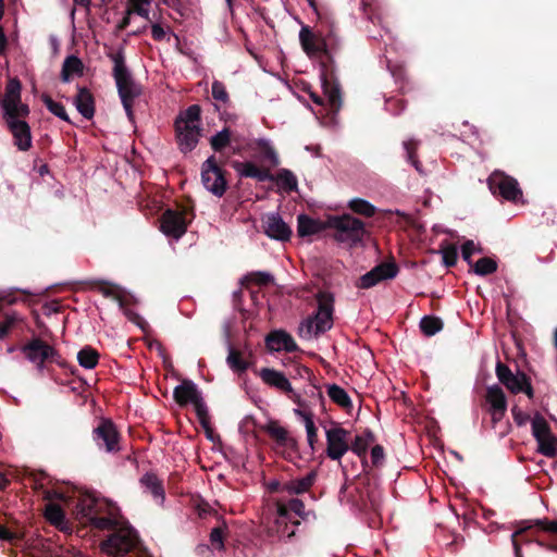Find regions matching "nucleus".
Returning <instances> with one entry per match:
<instances>
[{
	"label": "nucleus",
	"mask_w": 557,
	"mask_h": 557,
	"mask_svg": "<svg viewBox=\"0 0 557 557\" xmlns=\"http://www.w3.org/2000/svg\"><path fill=\"white\" fill-rule=\"evenodd\" d=\"M299 41L302 50L310 59H318L320 64V78L323 95L334 113L342 107V94L335 78L333 52L338 48L335 23L320 24L314 33L310 26L304 25L299 32Z\"/></svg>",
	"instance_id": "1"
},
{
	"label": "nucleus",
	"mask_w": 557,
	"mask_h": 557,
	"mask_svg": "<svg viewBox=\"0 0 557 557\" xmlns=\"http://www.w3.org/2000/svg\"><path fill=\"white\" fill-rule=\"evenodd\" d=\"M114 505L91 494L81 495L73 509V517L82 529L111 531L117 525Z\"/></svg>",
	"instance_id": "2"
},
{
	"label": "nucleus",
	"mask_w": 557,
	"mask_h": 557,
	"mask_svg": "<svg viewBox=\"0 0 557 557\" xmlns=\"http://www.w3.org/2000/svg\"><path fill=\"white\" fill-rule=\"evenodd\" d=\"M114 505L91 494L81 495L73 509V517L82 529L111 531L117 525Z\"/></svg>",
	"instance_id": "3"
},
{
	"label": "nucleus",
	"mask_w": 557,
	"mask_h": 557,
	"mask_svg": "<svg viewBox=\"0 0 557 557\" xmlns=\"http://www.w3.org/2000/svg\"><path fill=\"white\" fill-rule=\"evenodd\" d=\"M109 58L114 63L113 77L122 104L129 119L133 117L134 100L141 94L140 87L135 83L126 64L123 49L110 53Z\"/></svg>",
	"instance_id": "4"
},
{
	"label": "nucleus",
	"mask_w": 557,
	"mask_h": 557,
	"mask_svg": "<svg viewBox=\"0 0 557 557\" xmlns=\"http://www.w3.org/2000/svg\"><path fill=\"white\" fill-rule=\"evenodd\" d=\"M21 92V81L17 77H10L5 85L4 95L0 100L5 124L23 121L29 115V107L22 102Z\"/></svg>",
	"instance_id": "5"
},
{
	"label": "nucleus",
	"mask_w": 557,
	"mask_h": 557,
	"mask_svg": "<svg viewBox=\"0 0 557 557\" xmlns=\"http://www.w3.org/2000/svg\"><path fill=\"white\" fill-rule=\"evenodd\" d=\"M536 529L545 532L552 536V540L545 542L543 540H535L541 547L557 553V521L548 519H534L521 521L519 528L511 534V543L513 546L515 557H523L519 536H523L525 532Z\"/></svg>",
	"instance_id": "6"
},
{
	"label": "nucleus",
	"mask_w": 557,
	"mask_h": 557,
	"mask_svg": "<svg viewBox=\"0 0 557 557\" xmlns=\"http://www.w3.org/2000/svg\"><path fill=\"white\" fill-rule=\"evenodd\" d=\"M327 224L335 230L334 238L337 242L349 243L351 246L358 245L368 235L364 223L350 214L331 216Z\"/></svg>",
	"instance_id": "7"
},
{
	"label": "nucleus",
	"mask_w": 557,
	"mask_h": 557,
	"mask_svg": "<svg viewBox=\"0 0 557 557\" xmlns=\"http://www.w3.org/2000/svg\"><path fill=\"white\" fill-rule=\"evenodd\" d=\"M26 359L36 363L38 370H42L45 362L62 364L58 350L39 337H34L21 347Z\"/></svg>",
	"instance_id": "8"
},
{
	"label": "nucleus",
	"mask_w": 557,
	"mask_h": 557,
	"mask_svg": "<svg viewBox=\"0 0 557 557\" xmlns=\"http://www.w3.org/2000/svg\"><path fill=\"white\" fill-rule=\"evenodd\" d=\"M113 532L101 543V549L110 555H124L133 550L137 543L138 536L132 528L116 527L112 530Z\"/></svg>",
	"instance_id": "9"
},
{
	"label": "nucleus",
	"mask_w": 557,
	"mask_h": 557,
	"mask_svg": "<svg viewBox=\"0 0 557 557\" xmlns=\"http://www.w3.org/2000/svg\"><path fill=\"white\" fill-rule=\"evenodd\" d=\"M226 172L218 164L214 156L209 157L201 165V182L207 190L222 197L227 188Z\"/></svg>",
	"instance_id": "10"
},
{
	"label": "nucleus",
	"mask_w": 557,
	"mask_h": 557,
	"mask_svg": "<svg viewBox=\"0 0 557 557\" xmlns=\"http://www.w3.org/2000/svg\"><path fill=\"white\" fill-rule=\"evenodd\" d=\"M532 435L537 442V451L545 457L554 458L557 454V436L552 433L548 422L536 413L532 419Z\"/></svg>",
	"instance_id": "11"
},
{
	"label": "nucleus",
	"mask_w": 557,
	"mask_h": 557,
	"mask_svg": "<svg viewBox=\"0 0 557 557\" xmlns=\"http://www.w3.org/2000/svg\"><path fill=\"white\" fill-rule=\"evenodd\" d=\"M194 214L187 219L186 208L182 210L166 209L160 218V230L163 234L180 239L187 231Z\"/></svg>",
	"instance_id": "12"
},
{
	"label": "nucleus",
	"mask_w": 557,
	"mask_h": 557,
	"mask_svg": "<svg viewBox=\"0 0 557 557\" xmlns=\"http://www.w3.org/2000/svg\"><path fill=\"white\" fill-rule=\"evenodd\" d=\"M488 187L494 195H499L508 201L516 202L522 197V190L516 178L503 172H494L488 177Z\"/></svg>",
	"instance_id": "13"
},
{
	"label": "nucleus",
	"mask_w": 557,
	"mask_h": 557,
	"mask_svg": "<svg viewBox=\"0 0 557 557\" xmlns=\"http://www.w3.org/2000/svg\"><path fill=\"white\" fill-rule=\"evenodd\" d=\"M398 273L399 267L394 260L381 262L359 277L357 287L371 288L381 282L395 278Z\"/></svg>",
	"instance_id": "14"
},
{
	"label": "nucleus",
	"mask_w": 557,
	"mask_h": 557,
	"mask_svg": "<svg viewBox=\"0 0 557 557\" xmlns=\"http://www.w3.org/2000/svg\"><path fill=\"white\" fill-rule=\"evenodd\" d=\"M92 434L99 448H104L108 453L120 450V433L110 419H101Z\"/></svg>",
	"instance_id": "15"
},
{
	"label": "nucleus",
	"mask_w": 557,
	"mask_h": 557,
	"mask_svg": "<svg viewBox=\"0 0 557 557\" xmlns=\"http://www.w3.org/2000/svg\"><path fill=\"white\" fill-rule=\"evenodd\" d=\"M350 432L342 426H335L326 430V456L332 460H341L349 450L348 436Z\"/></svg>",
	"instance_id": "16"
},
{
	"label": "nucleus",
	"mask_w": 557,
	"mask_h": 557,
	"mask_svg": "<svg viewBox=\"0 0 557 557\" xmlns=\"http://www.w3.org/2000/svg\"><path fill=\"white\" fill-rule=\"evenodd\" d=\"M268 435L275 441L278 447L287 449L285 459L292 460L293 454H298V442L289 435V432L280 425L278 421L272 420L262 428Z\"/></svg>",
	"instance_id": "17"
},
{
	"label": "nucleus",
	"mask_w": 557,
	"mask_h": 557,
	"mask_svg": "<svg viewBox=\"0 0 557 557\" xmlns=\"http://www.w3.org/2000/svg\"><path fill=\"white\" fill-rule=\"evenodd\" d=\"M485 400L488 405V413L492 417L493 428L505 417L507 411V398L500 386L494 384L486 388Z\"/></svg>",
	"instance_id": "18"
},
{
	"label": "nucleus",
	"mask_w": 557,
	"mask_h": 557,
	"mask_svg": "<svg viewBox=\"0 0 557 557\" xmlns=\"http://www.w3.org/2000/svg\"><path fill=\"white\" fill-rule=\"evenodd\" d=\"M265 347L269 351L285 350L286 352H295L299 350L293 336L284 330L271 331L265 336Z\"/></svg>",
	"instance_id": "19"
},
{
	"label": "nucleus",
	"mask_w": 557,
	"mask_h": 557,
	"mask_svg": "<svg viewBox=\"0 0 557 557\" xmlns=\"http://www.w3.org/2000/svg\"><path fill=\"white\" fill-rule=\"evenodd\" d=\"M495 372L498 381L512 394L521 393V385L528 376L524 372L518 371L513 373L510 368L502 361L496 363Z\"/></svg>",
	"instance_id": "20"
},
{
	"label": "nucleus",
	"mask_w": 557,
	"mask_h": 557,
	"mask_svg": "<svg viewBox=\"0 0 557 557\" xmlns=\"http://www.w3.org/2000/svg\"><path fill=\"white\" fill-rule=\"evenodd\" d=\"M252 359L253 352L247 345L240 350L228 344L226 363L232 371L236 373L246 372L251 367Z\"/></svg>",
	"instance_id": "21"
},
{
	"label": "nucleus",
	"mask_w": 557,
	"mask_h": 557,
	"mask_svg": "<svg viewBox=\"0 0 557 557\" xmlns=\"http://www.w3.org/2000/svg\"><path fill=\"white\" fill-rule=\"evenodd\" d=\"M264 233L276 240L286 242L292 236L290 227L278 214H269L263 219Z\"/></svg>",
	"instance_id": "22"
},
{
	"label": "nucleus",
	"mask_w": 557,
	"mask_h": 557,
	"mask_svg": "<svg viewBox=\"0 0 557 557\" xmlns=\"http://www.w3.org/2000/svg\"><path fill=\"white\" fill-rule=\"evenodd\" d=\"M173 398L181 407L188 404L196 406L198 401H202L201 393L198 391L196 384L190 380H184L181 385H177L173 391Z\"/></svg>",
	"instance_id": "23"
},
{
	"label": "nucleus",
	"mask_w": 557,
	"mask_h": 557,
	"mask_svg": "<svg viewBox=\"0 0 557 557\" xmlns=\"http://www.w3.org/2000/svg\"><path fill=\"white\" fill-rule=\"evenodd\" d=\"M259 376L270 387H274L284 394H294V389L283 372L271 368H262L259 371Z\"/></svg>",
	"instance_id": "24"
},
{
	"label": "nucleus",
	"mask_w": 557,
	"mask_h": 557,
	"mask_svg": "<svg viewBox=\"0 0 557 557\" xmlns=\"http://www.w3.org/2000/svg\"><path fill=\"white\" fill-rule=\"evenodd\" d=\"M8 129L13 136L14 145L21 151H28L32 148L30 126L26 121L7 124Z\"/></svg>",
	"instance_id": "25"
},
{
	"label": "nucleus",
	"mask_w": 557,
	"mask_h": 557,
	"mask_svg": "<svg viewBox=\"0 0 557 557\" xmlns=\"http://www.w3.org/2000/svg\"><path fill=\"white\" fill-rule=\"evenodd\" d=\"M233 168L240 176L256 178L258 182H265L272 178L270 169L259 168L253 162L235 161Z\"/></svg>",
	"instance_id": "26"
},
{
	"label": "nucleus",
	"mask_w": 557,
	"mask_h": 557,
	"mask_svg": "<svg viewBox=\"0 0 557 557\" xmlns=\"http://www.w3.org/2000/svg\"><path fill=\"white\" fill-rule=\"evenodd\" d=\"M300 524L298 519L287 515L285 509H277L275 519V531L278 537L290 539L295 535V528Z\"/></svg>",
	"instance_id": "27"
},
{
	"label": "nucleus",
	"mask_w": 557,
	"mask_h": 557,
	"mask_svg": "<svg viewBox=\"0 0 557 557\" xmlns=\"http://www.w3.org/2000/svg\"><path fill=\"white\" fill-rule=\"evenodd\" d=\"M77 111L87 120H91L95 115V98L90 90L86 87H79L74 98Z\"/></svg>",
	"instance_id": "28"
},
{
	"label": "nucleus",
	"mask_w": 557,
	"mask_h": 557,
	"mask_svg": "<svg viewBox=\"0 0 557 557\" xmlns=\"http://www.w3.org/2000/svg\"><path fill=\"white\" fill-rule=\"evenodd\" d=\"M176 138L182 152L187 153L191 151L198 144L201 136L200 127H189L175 129Z\"/></svg>",
	"instance_id": "29"
},
{
	"label": "nucleus",
	"mask_w": 557,
	"mask_h": 557,
	"mask_svg": "<svg viewBox=\"0 0 557 557\" xmlns=\"http://www.w3.org/2000/svg\"><path fill=\"white\" fill-rule=\"evenodd\" d=\"M139 483L145 488V491L149 492L159 504H162L164 502L165 492L163 487V482L161 479L158 478L156 473H145L140 478Z\"/></svg>",
	"instance_id": "30"
},
{
	"label": "nucleus",
	"mask_w": 557,
	"mask_h": 557,
	"mask_svg": "<svg viewBox=\"0 0 557 557\" xmlns=\"http://www.w3.org/2000/svg\"><path fill=\"white\" fill-rule=\"evenodd\" d=\"M317 480V472L310 471L304 478L289 480L283 484L282 491L293 495L308 492Z\"/></svg>",
	"instance_id": "31"
},
{
	"label": "nucleus",
	"mask_w": 557,
	"mask_h": 557,
	"mask_svg": "<svg viewBox=\"0 0 557 557\" xmlns=\"http://www.w3.org/2000/svg\"><path fill=\"white\" fill-rule=\"evenodd\" d=\"M277 509H285L287 515L299 517L302 521L309 522L315 520V513L312 510H305V504L298 498H292L286 504H278Z\"/></svg>",
	"instance_id": "32"
},
{
	"label": "nucleus",
	"mask_w": 557,
	"mask_h": 557,
	"mask_svg": "<svg viewBox=\"0 0 557 557\" xmlns=\"http://www.w3.org/2000/svg\"><path fill=\"white\" fill-rule=\"evenodd\" d=\"M270 181L275 182L277 186L287 194L298 190L297 177L288 169H280L275 174L272 173Z\"/></svg>",
	"instance_id": "33"
},
{
	"label": "nucleus",
	"mask_w": 557,
	"mask_h": 557,
	"mask_svg": "<svg viewBox=\"0 0 557 557\" xmlns=\"http://www.w3.org/2000/svg\"><path fill=\"white\" fill-rule=\"evenodd\" d=\"M297 222V233L300 237L318 234L325 228L320 220L312 219L307 214H299Z\"/></svg>",
	"instance_id": "34"
},
{
	"label": "nucleus",
	"mask_w": 557,
	"mask_h": 557,
	"mask_svg": "<svg viewBox=\"0 0 557 557\" xmlns=\"http://www.w3.org/2000/svg\"><path fill=\"white\" fill-rule=\"evenodd\" d=\"M201 108L198 104L189 106L175 120V129L189 127H199L196 123L200 121Z\"/></svg>",
	"instance_id": "35"
},
{
	"label": "nucleus",
	"mask_w": 557,
	"mask_h": 557,
	"mask_svg": "<svg viewBox=\"0 0 557 557\" xmlns=\"http://www.w3.org/2000/svg\"><path fill=\"white\" fill-rule=\"evenodd\" d=\"M84 64L76 55L65 58L61 70V79L64 83L70 82L73 75H83Z\"/></svg>",
	"instance_id": "36"
},
{
	"label": "nucleus",
	"mask_w": 557,
	"mask_h": 557,
	"mask_svg": "<svg viewBox=\"0 0 557 557\" xmlns=\"http://www.w3.org/2000/svg\"><path fill=\"white\" fill-rule=\"evenodd\" d=\"M251 148L258 151L261 159L269 162L271 166H277L280 164V158L268 140L258 139L253 143Z\"/></svg>",
	"instance_id": "37"
},
{
	"label": "nucleus",
	"mask_w": 557,
	"mask_h": 557,
	"mask_svg": "<svg viewBox=\"0 0 557 557\" xmlns=\"http://www.w3.org/2000/svg\"><path fill=\"white\" fill-rule=\"evenodd\" d=\"M295 413L302 418L305 422V428L307 432V441L311 448V450H314V445L318 442V429L313 421V414L309 411L301 410V409H295Z\"/></svg>",
	"instance_id": "38"
},
{
	"label": "nucleus",
	"mask_w": 557,
	"mask_h": 557,
	"mask_svg": "<svg viewBox=\"0 0 557 557\" xmlns=\"http://www.w3.org/2000/svg\"><path fill=\"white\" fill-rule=\"evenodd\" d=\"M327 395L330 399L343 409H351L352 401L347 392L337 384L327 385Z\"/></svg>",
	"instance_id": "39"
},
{
	"label": "nucleus",
	"mask_w": 557,
	"mask_h": 557,
	"mask_svg": "<svg viewBox=\"0 0 557 557\" xmlns=\"http://www.w3.org/2000/svg\"><path fill=\"white\" fill-rule=\"evenodd\" d=\"M45 517L52 525L63 530L65 513L60 505L52 502L48 503L45 507Z\"/></svg>",
	"instance_id": "40"
},
{
	"label": "nucleus",
	"mask_w": 557,
	"mask_h": 557,
	"mask_svg": "<svg viewBox=\"0 0 557 557\" xmlns=\"http://www.w3.org/2000/svg\"><path fill=\"white\" fill-rule=\"evenodd\" d=\"M127 1V15L137 14L145 20L152 22L153 20H158L156 13H153L152 17L149 14V10L146 8L150 5L152 0H126Z\"/></svg>",
	"instance_id": "41"
},
{
	"label": "nucleus",
	"mask_w": 557,
	"mask_h": 557,
	"mask_svg": "<svg viewBox=\"0 0 557 557\" xmlns=\"http://www.w3.org/2000/svg\"><path fill=\"white\" fill-rule=\"evenodd\" d=\"M99 354L91 346L83 347L77 354V361L85 369H94L99 362Z\"/></svg>",
	"instance_id": "42"
},
{
	"label": "nucleus",
	"mask_w": 557,
	"mask_h": 557,
	"mask_svg": "<svg viewBox=\"0 0 557 557\" xmlns=\"http://www.w3.org/2000/svg\"><path fill=\"white\" fill-rule=\"evenodd\" d=\"M95 286L103 296L111 297V298L117 300L121 307L125 306V299L123 296V292L121 290V288L117 285H114V284H111L108 282H103V281H98L95 283Z\"/></svg>",
	"instance_id": "43"
},
{
	"label": "nucleus",
	"mask_w": 557,
	"mask_h": 557,
	"mask_svg": "<svg viewBox=\"0 0 557 557\" xmlns=\"http://www.w3.org/2000/svg\"><path fill=\"white\" fill-rule=\"evenodd\" d=\"M444 323L435 315H424L420 321V330L425 336H433L442 331Z\"/></svg>",
	"instance_id": "44"
},
{
	"label": "nucleus",
	"mask_w": 557,
	"mask_h": 557,
	"mask_svg": "<svg viewBox=\"0 0 557 557\" xmlns=\"http://www.w3.org/2000/svg\"><path fill=\"white\" fill-rule=\"evenodd\" d=\"M348 208L356 214L371 218L375 214L376 208L368 200L362 198H354L348 202Z\"/></svg>",
	"instance_id": "45"
},
{
	"label": "nucleus",
	"mask_w": 557,
	"mask_h": 557,
	"mask_svg": "<svg viewBox=\"0 0 557 557\" xmlns=\"http://www.w3.org/2000/svg\"><path fill=\"white\" fill-rule=\"evenodd\" d=\"M497 267V262L490 257H483L479 259L474 264L472 263L474 273L480 276H486L496 272Z\"/></svg>",
	"instance_id": "46"
},
{
	"label": "nucleus",
	"mask_w": 557,
	"mask_h": 557,
	"mask_svg": "<svg viewBox=\"0 0 557 557\" xmlns=\"http://www.w3.org/2000/svg\"><path fill=\"white\" fill-rule=\"evenodd\" d=\"M231 131L227 127H224L222 131L218 132L214 136L210 138V145L214 151L221 152L231 144Z\"/></svg>",
	"instance_id": "47"
},
{
	"label": "nucleus",
	"mask_w": 557,
	"mask_h": 557,
	"mask_svg": "<svg viewBox=\"0 0 557 557\" xmlns=\"http://www.w3.org/2000/svg\"><path fill=\"white\" fill-rule=\"evenodd\" d=\"M41 101L45 103L46 108L55 116L60 117L63 121L70 122V117L65 111V108L62 103L54 101L49 95L42 94Z\"/></svg>",
	"instance_id": "48"
},
{
	"label": "nucleus",
	"mask_w": 557,
	"mask_h": 557,
	"mask_svg": "<svg viewBox=\"0 0 557 557\" xmlns=\"http://www.w3.org/2000/svg\"><path fill=\"white\" fill-rule=\"evenodd\" d=\"M318 310L324 315L329 314L333 317L334 312V296L329 292H319L317 295Z\"/></svg>",
	"instance_id": "49"
},
{
	"label": "nucleus",
	"mask_w": 557,
	"mask_h": 557,
	"mask_svg": "<svg viewBox=\"0 0 557 557\" xmlns=\"http://www.w3.org/2000/svg\"><path fill=\"white\" fill-rule=\"evenodd\" d=\"M418 146H419V141H417L414 139H409L407 141H404V148L406 150L408 161L414 166V169L419 173H423L422 163L418 160V157H417Z\"/></svg>",
	"instance_id": "50"
},
{
	"label": "nucleus",
	"mask_w": 557,
	"mask_h": 557,
	"mask_svg": "<svg viewBox=\"0 0 557 557\" xmlns=\"http://www.w3.org/2000/svg\"><path fill=\"white\" fill-rule=\"evenodd\" d=\"M22 319L18 317L16 312L5 313L4 320L0 322V341H3L8 337L11 330L21 321Z\"/></svg>",
	"instance_id": "51"
},
{
	"label": "nucleus",
	"mask_w": 557,
	"mask_h": 557,
	"mask_svg": "<svg viewBox=\"0 0 557 557\" xmlns=\"http://www.w3.org/2000/svg\"><path fill=\"white\" fill-rule=\"evenodd\" d=\"M314 319L315 323V336H319L320 334L325 333L326 331L331 330L333 326V317L332 315H324V313H320L319 311L315 312V314L312 317Z\"/></svg>",
	"instance_id": "52"
},
{
	"label": "nucleus",
	"mask_w": 557,
	"mask_h": 557,
	"mask_svg": "<svg viewBox=\"0 0 557 557\" xmlns=\"http://www.w3.org/2000/svg\"><path fill=\"white\" fill-rule=\"evenodd\" d=\"M273 281L274 278L270 273L257 271L247 274L242 283L251 282L258 286H268L273 283Z\"/></svg>",
	"instance_id": "53"
},
{
	"label": "nucleus",
	"mask_w": 557,
	"mask_h": 557,
	"mask_svg": "<svg viewBox=\"0 0 557 557\" xmlns=\"http://www.w3.org/2000/svg\"><path fill=\"white\" fill-rule=\"evenodd\" d=\"M227 530L226 524L223 522L221 525L213 528L210 532V543L215 549L224 548V535Z\"/></svg>",
	"instance_id": "54"
},
{
	"label": "nucleus",
	"mask_w": 557,
	"mask_h": 557,
	"mask_svg": "<svg viewBox=\"0 0 557 557\" xmlns=\"http://www.w3.org/2000/svg\"><path fill=\"white\" fill-rule=\"evenodd\" d=\"M349 446H350L349 449H351L358 457H360L362 459L363 467L367 466L366 456H367L368 447L370 445L363 438H361V436L356 435L354 441H351L349 443Z\"/></svg>",
	"instance_id": "55"
},
{
	"label": "nucleus",
	"mask_w": 557,
	"mask_h": 557,
	"mask_svg": "<svg viewBox=\"0 0 557 557\" xmlns=\"http://www.w3.org/2000/svg\"><path fill=\"white\" fill-rule=\"evenodd\" d=\"M443 263L446 268L455 267L458 260V250L455 245H447L441 248Z\"/></svg>",
	"instance_id": "56"
},
{
	"label": "nucleus",
	"mask_w": 557,
	"mask_h": 557,
	"mask_svg": "<svg viewBox=\"0 0 557 557\" xmlns=\"http://www.w3.org/2000/svg\"><path fill=\"white\" fill-rule=\"evenodd\" d=\"M163 4L174 10L181 17L189 15L188 2L186 0H160Z\"/></svg>",
	"instance_id": "57"
},
{
	"label": "nucleus",
	"mask_w": 557,
	"mask_h": 557,
	"mask_svg": "<svg viewBox=\"0 0 557 557\" xmlns=\"http://www.w3.org/2000/svg\"><path fill=\"white\" fill-rule=\"evenodd\" d=\"M212 97L216 101H221L223 103H226L230 101V96L226 90L225 85L220 81H214L212 83Z\"/></svg>",
	"instance_id": "58"
},
{
	"label": "nucleus",
	"mask_w": 557,
	"mask_h": 557,
	"mask_svg": "<svg viewBox=\"0 0 557 557\" xmlns=\"http://www.w3.org/2000/svg\"><path fill=\"white\" fill-rule=\"evenodd\" d=\"M194 407L201 428H207L211 425L209 411L205 401H198V404H196V406Z\"/></svg>",
	"instance_id": "59"
},
{
	"label": "nucleus",
	"mask_w": 557,
	"mask_h": 557,
	"mask_svg": "<svg viewBox=\"0 0 557 557\" xmlns=\"http://www.w3.org/2000/svg\"><path fill=\"white\" fill-rule=\"evenodd\" d=\"M298 334L302 338H310L312 335L315 336L314 319L308 317L306 320H304L299 326Z\"/></svg>",
	"instance_id": "60"
},
{
	"label": "nucleus",
	"mask_w": 557,
	"mask_h": 557,
	"mask_svg": "<svg viewBox=\"0 0 557 557\" xmlns=\"http://www.w3.org/2000/svg\"><path fill=\"white\" fill-rule=\"evenodd\" d=\"M307 2L309 4V7L313 10L314 14L317 15L319 24L323 25V24L334 23V20L327 12L319 9L315 0H307Z\"/></svg>",
	"instance_id": "61"
},
{
	"label": "nucleus",
	"mask_w": 557,
	"mask_h": 557,
	"mask_svg": "<svg viewBox=\"0 0 557 557\" xmlns=\"http://www.w3.org/2000/svg\"><path fill=\"white\" fill-rule=\"evenodd\" d=\"M475 245L473 243V240L471 239H468L466 240L462 246H461V256H462V259L470 265L472 267V255L473 252L475 251Z\"/></svg>",
	"instance_id": "62"
},
{
	"label": "nucleus",
	"mask_w": 557,
	"mask_h": 557,
	"mask_svg": "<svg viewBox=\"0 0 557 557\" xmlns=\"http://www.w3.org/2000/svg\"><path fill=\"white\" fill-rule=\"evenodd\" d=\"M406 101L403 99L389 98L386 100L387 109L394 114H400L406 108Z\"/></svg>",
	"instance_id": "63"
},
{
	"label": "nucleus",
	"mask_w": 557,
	"mask_h": 557,
	"mask_svg": "<svg viewBox=\"0 0 557 557\" xmlns=\"http://www.w3.org/2000/svg\"><path fill=\"white\" fill-rule=\"evenodd\" d=\"M384 448L381 445H374L371 449V461L374 467H380L384 461Z\"/></svg>",
	"instance_id": "64"
}]
</instances>
